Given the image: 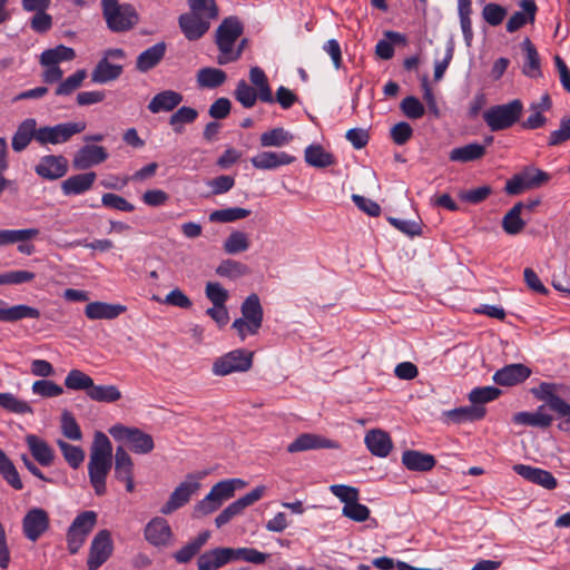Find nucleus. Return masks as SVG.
Instances as JSON below:
<instances>
[{
    "mask_svg": "<svg viewBox=\"0 0 570 570\" xmlns=\"http://www.w3.org/2000/svg\"><path fill=\"white\" fill-rule=\"evenodd\" d=\"M100 4L104 20L111 32L130 31L139 22V14L130 3H120L118 0H101Z\"/></svg>",
    "mask_w": 570,
    "mask_h": 570,
    "instance_id": "obj_1",
    "label": "nucleus"
},
{
    "mask_svg": "<svg viewBox=\"0 0 570 570\" xmlns=\"http://www.w3.org/2000/svg\"><path fill=\"white\" fill-rule=\"evenodd\" d=\"M245 485L246 482L238 478L217 482L212 487L209 493L194 507V518H200L215 512L225 501L235 495L237 489H243Z\"/></svg>",
    "mask_w": 570,
    "mask_h": 570,
    "instance_id": "obj_2",
    "label": "nucleus"
},
{
    "mask_svg": "<svg viewBox=\"0 0 570 570\" xmlns=\"http://www.w3.org/2000/svg\"><path fill=\"white\" fill-rule=\"evenodd\" d=\"M524 111L520 99L507 104L494 105L483 112V120L493 132L503 131L519 124Z\"/></svg>",
    "mask_w": 570,
    "mask_h": 570,
    "instance_id": "obj_3",
    "label": "nucleus"
},
{
    "mask_svg": "<svg viewBox=\"0 0 570 570\" xmlns=\"http://www.w3.org/2000/svg\"><path fill=\"white\" fill-rule=\"evenodd\" d=\"M254 353L245 348H236L214 360L212 373L215 376H227L244 373L253 366Z\"/></svg>",
    "mask_w": 570,
    "mask_h": 570,
    "instance_id": "obj_4",
    "label": "nucleus"
},
{
    "mask_svg": "<svg viewBox=\"0 0 570 570\" xmlns=\"http://www.w3.org/2000/svg\"><path fill=\"white\" fill-rule=\"evenodd\" d=\"M244 26L242 21L230 16L225 18L215 32V43L218 48L217 63L224 66V59L228 55H233L232 47L238 41L243 35Z\"/></svg>",
    "mask_w": 570,
    "mask_h": 570,
    "instance_id": "obj_5",
    "label": "nucleus"
},
{
    "mask_svg": "<svg viewBox=\"0 0 570 570\" xmlns=\"http://www.w3.org/2000/svg\"><path fill=\"white\" fill-rule=\"evenodd\" d=\"M109 434L116 441L127 442L130 450L138 454H148L155 448L153 436L138 428L115 424L109 429Z\"/></svg>",
    "mask_w": 570,
    "mask_h": 570,
    "instance_id": "obj_6",
    "label": "nucleus"
},
{
    "mask_svg": "<svg viewBox=\"0 0 570 570\" xmlns=\"http://www.w3.org/2000/svg\"><path fill=\"white\" fill-rule=\"evenodd\" d=\"M205 475V472L200 474H188L170 493L167 502L160 508V513L168 515L187 504L190 498L200 489L199 480Z\"/></svg>",
    "mask_w": 570,
    "mask_h": 570,
    "instance_id": "obj_7",
    "label": "nucleus"
},
{
    "mask_svg": "<svg viewBox=\"0 0 570 570\" xmlns=\"http://www.w3.org/2000/svg\"><path fill=\"white\" fill-rule=\"evenodd\" d=\"M87 125L85 121L61 122L55 126L38 128L37 142L40 145H58L70 140L77 134L82 132Z\"/></svg>",
    "mask_w": 570,
    "mask_h": 570,
    "instance_id": "obj_8",
    "label": "nucleus"
},
{
    "mask_svg": "<svg viewBox=\"0 0 570 570\" xmlns=\"http://www.w3.org/2000/svg\"><path fill=\"white\" fill-rule=\"evenodd\" d=\"M114 550L111 534L108 530H100L91 541L87 567L98 570L111 556Z\"/></svg>",
    "mask_w": 570,
    "mask_h": 570,
    "instance_id": "obj_9",
    "label": "nucleus"
},
{
    "mask_svg": "<svg viewBox=\"0 0 570 570\" xmlns=\"http://www.w3.org/2000/svg\"><path fill=\"white\" fill-rule=\"evenodd\" d=\"M265 487L259 485L227 505L215 519V524L220 528L228 523L233 518L242 514L244 510L262 499L265 493Z\"/></svg>",
    "mask_w": 570,
    "mask_h": 570,
    "instance_id": "obj_10",
    "label": "nucleus"
},
{
    "mask_svg": "<svg viewBox=\"0 0 570 570\" xmlns=\"http://www.w3.org/2000/svg\"><path fill=\"white\" fill-rule=\"evenodd\" d=\"M50 519L46 510L41 508L30 509L22 519L24 537L36 542L48 529Z\"/></svg>",
    "mask_w": 570,
    "mask_h": 570,
    "instance_id": "obj_11",
    "label": "nucleus"
},
{
    "mask_svg": "<svg viewBox=\"0 0 570 570\" xmlns=\"http://www.w3.org/2000/svg\"><path fill=\"white\" fill-rule=\"evenodd\" d=\"M112 466V459L90 455L88 463V475L95 493L99 497L107 491L106 480Z\"/></svg>",
    "mask_w": 570,
    "mask_h": 570,
    "instance_id": "obj_12",
    "label": "nucleus"
},
{
    "mask_svg": "<svg viewBox=\"0 0 570 570\" xmlns=\"http://www.w3.org/2000/svg\"><path fill=\"white\" fill-rule=\"evenodd\" d=\"M114 476L126 484L127 492H134V462L128 452L118 446L115 453Z\"/></svg>",
    "mask_w": 570,
    "mask_h": 570,
    "instance_id": "obj_13",
    "label": "nucleus"
},
{
    "mask_svg": "<svg viewBox=\"0 0 570 570\" xmlns=\"http://www.w3.org/2000/svg\"><path fill=\"white\" fill-rule=\"evenodd\" d=\"M68 170L67 159L59 155H48L40 158L39 163L35 167V171L41 178L48 180H55L66 175Z\"/></svg>",
    "mask_w": 570,
    "mask_h": 570,
    "instance_id": "obj_14",
    "label": "nucleus"
},
{
    "mask_svg": "<svg viewBox=\"0 0 570 570\" xmlns=\"http://www.w3.org/2000/svg\"><path fill=\"white\" fill-rule=\"evenodd\" d=\"M108 158L105 147L98 145H85L73 156L75 169L85 170L104 163Z\"/></svg>",
    "mask_w": 570,
    "mask_h": 570,
    "instance_id": "obj_15",
    "label": "nucleus"
},
{
    "mask_svg": "<svg viewBox=\"0 0 570 570\" xmlns=\"http://www.w3.org/2000/svg\"><path fill=\"white\" fill-rule=\"evenodd\" d=\"M144 537L154 547H166L173 537V531L166 519L156 517L146 524Z\"/></svg>",
    "mask_w": 570,
    "mask_h": 570,
    "instance_id": "obj_16",
    "label": "nucleus"
},
{
    "mask_svg": "<svg viewBox=\"0 0 570 570\" xmlns=\"http://www.w3.org/2000/svg\"><path fill=\"white\" fill-rule=\"evenodd\" d=\"M513 471L524 480L540 485L547 490H553L558 485L557 479L547 470L534 468L527 464H514Z\"/></svg>",
    "mask_w": 570,
    "mask_h": 570,
    "instance_id": "obj_17",
    "label": "nucleus"
},
{
    "mask_svg": "<svg viewBox=\"0 0 570 570\" xmlns=\"http://www.w3.org/2000/svg\"><path fill=\"white\" fill-rule=\"evenodd\" d=\"M178 22L184 36L189 41L200 39L210 27V20L190 12L181 14Z\"/></svg>",
    "mask_w": 570,
    "mask_h": 570,
    "instance_id": "obj_18",
    "label": "nucleus"
},
{
    "mask_svg": "<svg viewBox=\"0 0 570 570\" xmlns=\"http://www.w3.org/2000/svg\"><path fill=\"white\" fill-rule=\"evenodd\" d=\"M296 158L285 151H262L250 158L254 168L273 170L281 166L291 165Z\"/></svg>",
    "mask_w": 570,
    "mask_h": 570,
    "instance_id": "obj_19",
    "label": "nucleus"
},
{
    "mask_svg": "<svg viewBox=\"0 0 570 570\" xmlns=\"http://www.w3.org/2000/svg\"><path fill=\"white\" fill-rule=\"evenodd\" d=\"M531 375V370L520 363L505 365L493 375V381L502 386H512L524 382Z\"/></svg>",
    "mask_w": 570,
    "mask_h": 570,
    "instance_id": "obj_20",
    "label": "nucleus"
},
{
    "mask_svg": "<svg viewBox=\"0 0 570 570\" xmlns=\"http://www.w3.org/2000/svg\"><path fill=\"white\" fill-rule=\"evenodd\" d=\"M233 548H216L204 552L197 559L198 570H216L233 561Z\"/></svg>",
    "mask_w": 570,
    "mask_h": 570,
    "instance_id": "obj_21",
    "label": "nucleus"
},
{
    "mask_svg": "<svg viewBox=\"0 0 570 570\" xmlns=\"http://www.w3.org/2000/svg\"><path fill=\"white\" fill-rule=\"evenodd\" d=\"M367 450L377 458H386L392 448V440L385 431L381 429L370 430L364 438Z\"/></svg>",
    "mask_w": 570,
    "mask_h": 570,
    "instance_id": "obj_22",
    "label": "nucleus"
},
{
    "mask_svg": "<svg viewBox=\"0 0 570 570\" xmlns=\"http://www.w3.org/2000/svg\"><path fill=\"white\" fill-rule=\"evenodd\" d=\"M335 443L321 435L313 433H303L298 435L292 443L288 444L287 451L289 453L303 452L316 449H334Z\"/></svg>",
    "mask_w": 570,
    "mask_h": 570,
    "instance_id": "obj_23",
    "label": "nucleus"
},
{
    "mask_svg": "<svg viewBox=\"0 0 570 570\" xmlns=\"http://www.w3.org/2000/svg\"><path fill=\"white\" fill-rule=\"evenodd\" d=\"M519 6L522 11L514 12L505 24L507 31L510 33L518 31L528 22L532 23L535 19L538 7L534 0H520Z\"/></svg>",
    "mask_w": 570,
    "mask_h": 570,
    "instance_id": "obj_24",
    "label": "nucleus"
},
{
    "mask_svg": "<svg viewBox=\"0 0 570 570\" xmlns=\"http://www.w3.org/2000/svg\"><path fill=\"white\" fill-rule=\"evenodd\" d=\"M402 464L410 471L428 472L435 466L436 460L432 454L406 450L402 453Z\"/></svg>",
    "mask_w": 570,
    "mask_h": 570,
    "instance_id": "obj_25",
    "label": "nucleus"
},
{
    "mask_svg": "<svg viewBox=\"0 0 570 570\" xmlns=\"http://www.w3.org/2000/svg\"><path fill=\"white\" fill-rule=\"evenodd\" d=\"M183 99V95L178 91L164 90L151 98L148 109L153 114L169 112L176 109Z\"/></svg>",
    "mask_w": 570,
    "mask_h": 570,
    "instance_id": "obj_26",
    "label": "nucleus"
},
{
    "mask_svg": "<svg viewBox=\"0 0 570 570\" xmlns=\"http://www.w3.org/2000/svg\"><path fill=\"white\" fill-rule=\"evenodd\" d=\"M38 128L33 118L24 119L12 136L11 146L17 153L24 150L32 139L37 141Z\"/></svg>",
    "mask_w": 570,
    "mask_h": 570,
    "instance_id": "obj_27",
    "label": "nucleus"
},
{
    "mask_svg": "<svg viewBox=\"0 0 570 570\" xmlns=\"http://www.w3.org/2000/svg\"><path fill=\"white\" fill-rule=\"evenodd\" d=\"M40 315V311L36 307L26 304L7 306L0 301V322L14 323L23 318H39Z\"/></svg>",
    "mask_w": 570,
    "mask_h": 570,
    "instance_id": "obj_28",
    "label": "nucleus"
},
{
    "mask_svg": "<svg viewBox=\"0 0 570 570\" xmlns=\"http://www.w3.org/2000/svg\"><path fill=\"white\" fill-rule=\"evenodd\" d=\"M26 443L32 458L42 466H49L53 463L55 451L52 448L42 439L35 434L26 436Z\"/></svg>",
    "mask_w": 570,
    "mask_h": 570,
    "instance_id": "obj_29",
    "label": "nucleus"
},
{
    "mask_svg": "<svg viewBox=\"0 0 570 570\" xmlns=\"http://www.w3.org/2000/svg\"><path fill=\"white\" fill-rule=\"evenodd\" d=\"M96 178L97 175L94 171L70 176L62 181L61 190L66 196L83 194L91 189Z\"/></svg>",
    "mask_w": 570,
    "mask_h": 570,
    "instance_id": "obj_30",
    "label": "nucleus"
},
{
    "mask_svg": "<svg viewBox=\"0 0 570 570\" xmlns=\"http://www.w3.org/2000/svg\"><path fill=\"white\" fill-rule=\"evenodd\" d=\"M166 48V43L160 41L140 52L136 59V69L147 72L155 68L164 59Z\"/></svg>",
    "mask_w": 570,
    "mask_h": 570,
    "instance_id": "obj_31",
    "label": "nucleus"
},
{
    "mask_svg": "<svg viewBox=\"0 0 570 570\" xmlns=\"http://www.w3.org/2000/svg\"><path fill=\"white\" fill-rule=\"evenodd\" d=\"M126 311L120 304L105 302H91L85 308V315L89 320H115Z\"/></svg>",
    "mask_w": 570,
    "mask_h": 570,
    "instance_id": "obj_32",
    "label": "nucleus"
},
{
    "mask_svg": "<svg viewBox=\"0 0 570 570\" xmlns=\"http://www.w3.org/2000/svg\"><path fill=\"white\" fill-rule=\"evenodd\" d=\"M521 48L524 53V61L522 66V73L529 78L541 77V60L537 48L529 38L521 42Z\"/></svg>",
    "mask_w": 570,
    "mask_h": 570,
    "instance_id": "obj_33",
    "label": "nucleus"
},
{
    "mask_svg": "<svg viewBox=\"0 0 570 570\" xmlns=\"http://www.w3.org/2000/svg\"><path fill=\"white\" fill-rule=\"evenodd\" d=\"M553 417L544 412L541 405L535 412H518L513 416V422L520 425L535 426L547 429L551 425Z\"/></svg>",
    "mask_w": 570,
    "mask_h": 570,
    "instance_id": "obj_34",
    "label": "nucleus"
},
{
    "mask_svg": "<svg viewBox=\"0 0 570 570\" xmlns=\"http://www.w3.org/2000/svg\"><path fill=\"white\" fill-rule=\"evenodd\" d=\"M485 153V146L478 142H471L453 148L449 154V159L456 163H470L481 159Z\"/></svg>",
    "mask_w": 570,
    "mask_h": 570,
    "instance_id": "obj_35",
    "label": "nucleus"
},
{
    "mask_svg": "<svg viewBox=\"0 0 570 570\" xmlns=\"http://www.w3.org/2000/svg\"><path fill=\"white\" fill-rule=\"evenodd\" d=\"M242 317L252 323L253 326L262 327L264 311L257 294L248 295L240 306Z\"/></svg>",
    "mask_w": 570,
    "mask_h": 570,
    "instance_id": "obj_36",
    "label": "nucleus"
},
{
    "mask_svg": "<svg viewBox=\"0 0 570 570\" xmlns=\"http://www.w3.org/2000/svg\"><path fill=\"white\" fill-rule=\"evenodd\" d=\"M122 70L121 65H112L107 59H101L91 72V81L95 83H107L118 79Z\"/></svg>",
    "mask_w": 570,
    "mask_h": 570,
    "instance_id": "obj_37",
    "label": "nucleus"
},
{
    "mask_svg": "<svg viewBox=\"0 0 570 570\" xmlns=\"http://www.w3.org/2000/svg\"><path fill=\"white\" fill-rule=\"evenodd\" d=\"M485 409L479 405L461 406L445 412V416L452 423L473 422L483 419Z\"/></svg>",
    "mask_w": 570,
    "mask_h": 570,
    "instance_id": "obj_38",
    "label": "nucleus"
},
{
    "mask_svg": "<svg viewBox=\"0 0 570 570\" xmlns=\"http://www.w3.org/2000/svg\"><path fill=\"white\" fill-rule=\"evenodd\" d=\"M226 79V72L214 67L200 68L196 75V81L199 88L215 89L222 86Z\"/></svg>",
    "mask_w": 570,
    "mask_h": 570,
    "instance_id": "obj_39",
    "label": "nucleus"
},
{
    "mask_svg": "<svg viewBox=\"0 0 570 570\" xmlns=\"http://www.w3.org/2000/svg\"><path fill=\"white\" fill-rule=\"evenodd\" d=\"M531 393L541 401H544L547 405L554 412L563 404L564 400L557 395V384L542 382L538 387H533Z\"/></svg>",
    "mask_w": 570,
    "mask_h": 570,
    "instance_id": "obj_40",
    "label": "nucleus"
},
{
    "mask_svg": "<svg viewBox=\"0 0 570 570\" xmlns=\"http://www.w3.org/2000/svg\"><path fill=\"white\" fill-rule=\"evenodd\" d=\"M209 537V531L200 532L194 540L174 553L175 560L178 563L189 562L200 551L203 546L208 541Z\"/></svg>",
    "mask_w": 570,
    "mask_h": 570,
    "instance_id": "obj_41",
    "label": "nucleus"
},
{
    "mask_svg": "<svg viewBox=\"0 0 570 570\" xmlns=\"http://www.w3.org/2000/svg\"><path fill=\"white\" fill-rule=\"evenodd\" d=\"M523 207V202H519L503 216L502 228L508 235H518L525 227V222L521 218Z\"/></svg>",
    "mask_w": 570,
    "mask_h": 570,
    "instance_id": "obj_42",
    "label": "nucleus"
},
{
    "mask_svg": "<svg viewBox=\"0 0 570 570\" xmlns=\"http://www.w3.org/2000/svg\"><path fill=\"white\" fill-rule=\"evenodd\" d=\"M249 80L258 89L259 100L267 104L274 102L272 88L268 83L267 76L259 67H252L249 69Z\"/></svg>",
    "mask_w": 570,
    "mask_h": 570,
    "instance_id": "obj_43",
    "label": "nucleus"
},
{
    "mask_svg": "<svg viewBox=\"0 0 570 570\" xmlns=\"http://www.w3.org/2000/svg\"><path fill=\"white\" fill-rule=\"evenodd\" d=\"M294 139V136L283 127H276L263 132L259 137L262 147H284Z\"/></svg>",
    "mask_w": 570,
    "mask_h": 570,
    "instance_id": "obj_44",
    "label": "nucleus"
},
{
    "mask_svg": "<svg viewBox=\"0 0 570 570\" xmlns=\"http://www.w3.org/2000/svg\"><path fill=\"white\" fill-rule=\"evenodd\" d=\"M76 58V52L72 48L65 45H59L55 48L47 49L40 55V65H55L58 66L62 61H71Z\"/></svg>",
    "mask_w": 570,
    "mask_h": 570,
    "instance_id": "obj_45",
    "label": "nucleus"
},
{
    "mask_svg": "<svg viewBox=\"0 0 570 570\" xmlns=\"http://www.w3.org/2000/svg\"><path fill=\"white\" fill-rule=\"evenodd\" d=\"M305 161L316 168H325L335 163V158L321 145H309L305 149Z\"/></svg>",
    "mask_w": 570,
    "mask_h": 570,
    "instance_id": "obj_46",
    "label": "nucleus"
},
{
    "mask_svg": "<svg viewBox=\"0 0 570 570\" xmlns=\"http://www.w3.org/2000/svg\"><path fill=\"white\" fill-rule=\"evenodd\" d=\"M197 117L198 111L195 108L183 106L171 114L168 122L175 134H183L185 125L193 124Z\"/></svg>",
    "mask_w": 570,
    "mask_h": 570,
    "instance_id": "obj_47",
    "label": "nucleus"
},
{
    "mask_svg": "<svg viewBox=\"0 0 570 570\" xmlns=\"http://www.w3.org/2000/svg\"><path fill=\"white\" fill-rule=\"evenodd\" d=\"M472 0H458V13L460 18V26L463 33L464 42L468 47L471 46L473 40V30H472Z\"/></svg>",
    "mask_w": 570,
    "mask_h": 570,
    "instance_id": "obj_48",
    "label": "nucleus"
},
{
    "mask_svg": "<svg viewBox=\"0 0 570 570\" xmlns=\"http://www.w3.org/2000/svg\"><path fill=\"white\" fill-rule=\"evenodd\" d=\"M249 246V237L242 230L232 232L223 244L224 252L229 255H236L246 252Z\"/></svg>",
    "mask_w": 570,
    "mask_h": 570,
    "instance_id": "obj_49",
    "label": "nucleus"
},
{
    "mask_svg": "<svg viewBox=\"0 0 570 570\" xmlns=\"http://www.w3.org/2000/svg\"><path fill=\"white\" fill-rule=\"evenodd\" d=\"M94 380L83 371L73 368L69 371L65 377V386L72 391H85L88 396V392L92 387Z\"/></svg>",
    "mask_w": 570,
    "mask_h": 570,
    "instance_id": "obj_50",
    "label": "nucleus"
},
{
    "mask_svg": "<svg viewBox=\"0 0 570 570\" xmlns=\"http://www.w3.org/2000/svg\"><path fill=\"white\" fill-rule=\"evenodd\" d=\"M88 397L96 402L114 403L121 399V392L116 385H96L92 383Z\"/></svg>",
    "mask_w": 570,
    "mask_h": 570,
    "instance_id": "obj_51",
    "label": "nucleus"
},
{
    "mask_svg": "<svg viewBox=\"0 0 570 570\" xmlns=\"http://www.w3.org/2000/svg\"><path fill=\"white\" fill-rule=\"evenodd\" d=\"M0 406L14 414H32V406L24 400H21L12 393L0 392Z\"/></svg>",
    "mask_w": 570,
    "mask_h": 570,
    "instance_id": "obj_52",
    "label": "nucleus"
},
{
    "mask_svg": "<svg viewBox=\"0 0 570 570\" xmlns=\"http://www.w3.org/2000/svg\"><path fill=\"white\" fill-rule=\"evenodd\" d=\"M250 215V210L242 207H228L214 210L209 214V220L213 223H232L244 219Z\"/></svg>",
    "mask_w": 570,
    "mask_h": 570,
    "instance_id": "obj_53",
    "label": "nucleus"
},
{
    "mask_svg": "<svg viewBox=\"0 0 570 570\" xmlns=\"http://www.w3.org/2000/svg\"><path fill=\"white\" fill-rule=\"evenodd\" d=\"M39 234L37 228L28 229H0V246L14 243H23Z\"/></svg>",
    "mask_w": 570,
    "mask_h": 570,
    "instance_id": "obj_54",
    "label": "nucleus"
},
{
    "mask_svg": "<svg viewBox=\"0 0 570 570\" xmlns=\"http://www.w3.org/2000/svg\"><path fill=\"white\" fill-rule=\"evenodd\" d=\"M235 99L244 107L252 108L255 106L258 96V89L255 90L244 79L239 80L234 91Z\"/></svg>",
    "mask_w": 570,
    "mask_h": 570,
    "instance_id": "obj_55",
    "label": "nucleus"
},
{
    "mask_svg": "<svg viewBox=\"0 0 570 570\" xmlns=\"http://www.w3.org/2000/svg\"><path fill=\"white\" fill-rule=\"evenodd\" d=\"M57 445L70 468L78 469L82 464L85 452L80 446L72 445L63 440H58Z\"/></svg>",
    "mask_w": 570,
    "mask_h": 570,
    "instance_id": "obj_56",
    "label": "nucleus"
},
{
    "mask_svg": "<svg viewBox=\"0 0 570 570\" xmlns=\"http://www.w3.org/2000/svg\"><path fill=\"white\" fill-rule=\"evenodd\" d=\"M60 429L65 438L71 441H80L82 432L77 423L73 414L68 410H63L60 417Z\"/></svg>",
    "mask_w": 570,
    "mask_h": 570,
    "instance_id": "obj_57",
    "label": "nucleus"
},
{
    "mask_svg": "<svg viewBox=\"0 0 570 570\" xmlns=\"http://www.w3.org/2000/svg\"><path fill=\"white\" fill-rule=\"evenodd\" d=\"M249 269L245 264L234 259H224L216 268V274L218 276L230 279L247 275Z\"/></svg>",
    "mask_w": 570,
    "mask_h": 570,
    "instance_id": "obj_58",
    "label": "nucleus"
},
{
    "mask_svg": "<svg viewBox=\"0 0 570 570\" xmlns=\"http://www.w3.org/2000/svg\"><path fill=\"white\" fill-rule=\"evenodd\" d=\"M87 78V71L79 69L75 73L60 81L56 88L57 96H70L73 91L81 87L83 80Z\"/></svg>",
    "mask_w": 570,
    "mask_h": 570,
    "instance_id": "obj_59",
    "label": "nucleus"
},
{
    "mask_svg": "<svg viewBox=\"0 0 570 570\" xmlns=\"http://www.w3.org/2000/svg\"><path fill=\"white\" fill-rule=\"evenodd\" d=\"M385 37L387 40L383 39L376 43L375 52L380 58L389 60L394 56V47L392 42H404L405 37L396 31H386Z\"/></svg>",
    "mask_w": 570,
    "mask_h": 570,
    "instance_id": "obj_60",
    "label": "nucleus"
},
{
    "mask_svg": "<svg viewBox=\"0 0 570 570\" xmlns=\"http://www.w3.org/2000/svg\"><path fill=\"white\" fill-rule=\"evenodd\" d=\"M520 173L522 174L525 187H528L529 190L541 187L542 185L547 184L551 178V176L548 173L534 166H528L523 168Z\"/></svg>",
    "mask_w": 570,
    "mask_h": 570,
    "instance_id": "obj_61",
    "label": "nucleus"
},
{
    "mask_svg": "<svg viewBox=\"0 0 570 570\" xmlns=\"http://www.w3.org/2000/svg\"><path fill=\"white\" fill-rule=\"evenodd\" d=\"M501 391L494 386L475 387L469 394V400L473 405L482 406V404L491 402L499 397Z\"/></svg>",
    "mask_w": 570,
    "mask_h": 570,
    "instance_id": "obj_62",
    "label": "nucleus"
},
{
    "mask_svg": "<svg viewBox=\"0 0 570 570\" xmlns=\"http://www.w3.org/2000/svg\"><path fill=\"white\" fill-rule=\"evenodd\" d=\"M90 455L112 459V445L104 432L95 433Z\"/></svg>",
    "mask_w": 570,
    "mask_h": 570,
    "instance_id": "obj_63",
    "label": "nucleus"
},
{
    "mask_svg": "<svg viewBox=\"0 0 570 570\" xmlns=\"http://www.w3.org/2000/svg\"><path fill=\"white\" fill-rule=\"evenodd\" d=\"M190 13L199 14L208 20L218 16V9L215 0H188Z\"/></svg>",
    "mask_w": 570,
    "mask_h": 570,
    "instance_id": "obj_64",
    "label": "nucleus"
}]
</instances>
